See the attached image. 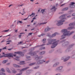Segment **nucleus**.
<instances>
[{"label":"nucleus","mask_w":75,"mask_h":75,"mask_svg":"<svg viewBox=\"0 0 75 75\" xmlns=\"http://www.w3.org/2000/svg\"><path fill=\"white\" fill-rule=\"evenodd\" d=\"M61 32L62 33H63V35L61 36V37L62 38H65L66 37L70 36V35L74 33V31L71 32L69 31H68L67 29H63L61 31Z\"/></svg>","instance_id":"nucleus-1"},{"label":"nucleus","mask_w":75,"mask_h":75,"mask_svg":"<svg viewBox=\"0 0 75 75\" xmlns=\"http://www.w3.org/2000/svg\"><path fill=\"white\" fill-rule=\"evenodd\" d=\"M66 16V14L64 15L59 17V18L61 19V20L57 21V23L56 24L57 25L59 26V25H61L63 24V22L65 21V20H66V18H65Z\"/></svg>","instance_id":"nucleus-2"},{"label":"nucleus","mask_w":75,"mask_h":75,"mask_svg":"<svg viewBox=\"0 0 75 75\" xmlns=\"http://www.w3.org/2000/svg\"><path fill=\"white\" fill-rule=\"evenodd\" d=\"M48 42L50 44H52V42H53L52 44V45L51 47V48H55V47L58 45V42H57L56 41V40L55 39L49 40Z\"/></svg>","instance_id":"nucleus-3"},{"label":"nucleus","mask_w":75,"mask_h":75,"mask_svg":"<svg viewBox=\"0 0 75 75\" xmlns=\"http://www.w3.org/2000/svg\"><path fill=\"white\" fill-rule=\"evenodd\" d=\"M41 58H42V57H38L37 55H35V60H37L38 62V64H42L43 62H45V61H44L43 60H40V59H41Z\"/></svg>","instance_id":"nucleus-4"},{"label":"nucleus","mask_w":75,"mask_h":75,"mask_svg":"<svg viewBox=\"0 0 75 75\" xmlns=\"http://www.w3.org/2000/svg\"><path fill=\"white\" fill-rule=\"evenodd\" d=\"M69 26H71V27L68 28V30H72V29L75 28V23H71L69 24Z\"/></svg>","instance_id":"nucleus-5"},{"label":"nucleus","mask_w":75,"mask_h":75,"mask_svg":"<svg viewBox=\"0 0 75 75\" xmlns=\"http://www.w3.org/2000/svg\"><path fill=\"white\" fill-rule=\"evenodd\" d=\"M13 57V55L11 53L6 54L4 55L0 56V58H2L3 57Z\"/></svg>","instance_id":"nucleus-6"},{"label":"nucleus","mask_w":75,"mask_h":75,"mask_svg":"<svg viewBox=\"0 0 75 75\" xmlns=\"http://www.w3.org/2000/svg\"><path fill=\"white\" fill-rule=\"evenodd\" d=\"M62 68H63V67L62 66H60L57 68L55 69V71H62Z\"/></svg>","instance_id":"nucleus-7"},{"label":"nucleus","mask_w":75,"mask_h":75,"mask_svg":"<svg viewBox=\"0 0 75 75\" xmlns=\"http://www.w3.org/2000/svg\"><path fill=\"white\" fill-rule=\"evenodd\" d=\"M58 33H55L54 34H52L51 36L50 35H48L47 36H48L49 37H55V36H56V35H58Z\"/></svg>","instance_id":"nucleus-8"},{"label":"nucleus","mask_w":75,"mask_h":75,"mask_svg":"<svg viewBox=\"0 0 75 75\" xmlns=\"http://www.w3.org/2000/svg\"><path fill=\"white\" fill-rule=\"evenodd\" d=\"M15 53L17 54H21V56H23L24 55V54H22V52H15Z\"/></svg>","instance_id":"nucleus-9"},{"label":"nucleus","mask_w":75,"mask_h":75,"mask_svg":"<svg viewBox=\"0 0 75 75\" xmlns=\"http://www.w3.org/2000/svg\"><path fill=\"white\" fill-rule=\"evenodd\" d=\"M13 66L14 67H15V68H20V67H21V66H20L17 65V64H13Z\"/></svg>","instance_id":"nucleus-10"},{"label":"nucleus","mask_w":75,"mask_h":75,"mask_svg":"<svg viewBox=\"0 0 75 75\" xmlns=\"http://www.w3.org/2000/svg\"><path fill=\"white\" fill-rule=\"evenodd\" d=\"M28 54L31 55L32 56H33V55H34L36 54V53H35V52H33L32 53V52H31L28 53Z\"/></svg>","instance_id":"nucleus-11"},{"label":"nucleus","mask_w":75,"mask_h":75,"mask_svg":"<svg viewBox=\"0 0 75 75\" xmlns=\"http://www.w3.org/2000/svg\"><path fill=\"white\" fill-rule=\"evenodd\" d=\"M28 68H29V67H27L23 69L20 70V71L22 72V71H25V70H26V69H28Z\"/></svg>","instance_id":"nucleus-12"},{"label":"nucleus","mask_w":75,"mask_h":75,"mask_svg":"<svg viewBox=\"0 0 75 75\" xmlns=\"http://www.w3.org/2000/svg\"><path fill=\"white\" fill-rule=\"evenodd\" d=\"M69 58H70V57H67L65 59H64V62H66V61H67L68 60V59H69Z\"/></svg>","instance_id":"nucleus-13"},{"label":"nucleus","mask_w":75,"mask_h":75,"mask_svg":"<svg viewBox=\"0 0 75 75\" xmlns=\"http://www.w3.org/2000/svg\"><path fill=\"white\" fill-rule=\"evenodd\" d=\"M19 65H24L25 64L24 61H23L20 62V63L19 64Z\"/></svg>","instance_id":"nucleus-14"},{"label":"nucleus","mask_w":75,"mask_h":75,"mask_svg":"<svg viewBox=\"0 0 75 75\" xmlns=\"http://www.w3.org/2000/svg\"><path fill=\"white\" fill-rule=\"evenodd\" d=\"M51 30V28H50V27H48L45 29V31H49V30Z\"/></svg>","instance_id":"nucleus-15"},{"label":"nucleus","mask_w":75,"mask_h":75,"mask_svg":"<svg viewBox=\"0 0 75 75\" xmlns=\"http://www.w3.org/2000/svg\"><path fill=\"white\" fill-rule=\"evenodd\" d=\"M30 17H31L32 16V17H34V16H35V13H32V14L30 15Z\"/></svg>","instance_id":"nucleus-16"},{"label":"nucleus","mask_w":75,"mask_h":75,"mask_svg":"<svg viewBox=\"0 0 75 75\" xmlns=\"http://www.w3.org/2000/svg\"><path fill=\"white\" fill-rule=\"evenodd\" d=\"M6 70L8 72V73H11V72H10V71L9 70V69H8V68H6Z\"/></svg>","instance_id":"nucleus-17"},{"label":"nucleus","mask_w":75,"mask_h":75,"mask_svg":"<svg viewBox=\"0 0 75 75\" xmlns=\"http://www.w3.org/2000/svg\"><path fill=\"white\" fill-rule=\"evenodd\" d=\"M51 9V10H54V11H55V10L56 9V8H55V6H53Z\"/></svg>","instance_id":"nucleus-18"},{"label":"nucleus","mask_w":75,"mask_h":75,"mask_svg":"<svg viewBox=\"0 0 75 75\" xmlns=\"http://www.w3.org/2000/svg\"><path fill=\"white\" fill-rule=\"evenodd\" d=\"M8 36H11V35L9 34V35H8L7 36H3L1 35V36H0V38H1V37H3V38H4V37H7Z\"/></svg>","instance_id":"nucleus-19"},{"label":"nucleus","mask_w":75,"mask_h":75,"mask_svg":"<svg viewBox=\"0 0 75 75\" xmlns=\"http://www.w3.org/2000/svg\"><path fill=\"white\" fill-rule=\"evenodd\" d=\"M35 63H33L30 64L29 66H32L33 65H35Z\"/></svg>","instance_id":"nucleus-20"},{"label":"nucleus","mask_w":75,"mask_h":75,"mask_svg":"<svg viewBox=\"0 0 75 75\" xmlns=\"http://www.w3.org/2000/svg\"><path fill=\"white\" fill-rule=\"evenodd\" d=\"M45 52V51L42 52L40 53V55H43V54H44Z\"/></svg>","instance_id":"nucleus-21"},{"label":"nucleus","mask_w":75,"mask_h":75,"mask_svg":"<svg viewBox=\"0 0 75 75\" xmlns=\"http://www.w3.org/2000/svg\"><path fill=\"white\" fill-rule=\"evenodd\" d=\"M0 75H6V74L5 73L2 72L0 73Z\"/></svg>","instance_id":"nucleus-22"},{"label":"nucleus","mask_w":75,"mask_h":75,"mask_svg":"<svg viewBox=\"0 0 75 75\" xmlns=\"http://www.w3.org/2000/svg\"><path fill=\"white\" fill-rule=\"evenodd\" d=\"M18 23H23V22L22 21H18L17 22V24H18Z\"/></svg>","instance_id":"nucleus-23"},{"label":"nucleus","mask_w":75,"mask_h":75,"mask_svg":"<svg viewBox=\"0 0 75 75\" xmlns=\"http://www.w3.org/2000/svg\"><path fill=\"white\" fill-rule=\"evenodd\" d=\"M7 62V60H4L3 61V64H6Z\"/></svg>","instance_id":"nucleus-24"},{"label":"nucleus","mask_w":75,"mask_h":75,"mask_svg":"<svg viewBox=\"0 0 75 75\" xmlns=\"http://www.w3.org/2000/svg\"><path fill=\"white\" fill-rule=\"evenodd\" d=\"M12 73H14V74H16L17 73V71L16 70H12Z\"/></svg>","instance_id":"nucleus-25"},{"label":"nucleus","mask_w":75,"mask_h":75,"mask_svg":"<svg viewBox=\"0 0 75 75\" xmlns=\"http://www.w3.org/2000/svg\"><path fill=\"white\" fill-rule=\"evenodd\" d=\"M41 75V73L39 72L36 73L35 74V75Z\"/></svg>","instance_id":"nucleus-26"},{"label":"nucleus","mask_w":75,"mask_h":75,"mask_svg":"<svg viewBox=\"0 0 75 75\" xmlns=\"http://www.w3.org/2000/svg\"><path fill=\"white\" fill-rule=\"evenodd\" d=\"M23 43V41L20 42H19L18 43V44L19 45H20L21 44Z\"/></svg>","instance_id":"nucleus-27"},{"label":"nucleus","mask_w":75,"mask_h":75,"mask_svg":"<svg viewBox=\"0 0 75 75\" xmlns=\"http://www.w3.org/2000/svg\"><path fill=\"white\" fill-rule=\"evenodd\" d=\"M75 4V3L74 2H71L70 3V5H73L74 4Z\"/></svg>","instance_id":"nucleus-28"},{"label":"nucleus","mask_w":75,"mask_h":75,"mask_svg":"<svg viewBox=\"0 0 75 75\" xmlns=\"http://www.w3.org/2000/svg\"><path fill=\"white\" fill-rule=\"evenodd\" d=\"M3 31H4V32H6V33H7V32H8V31H9V30H4Z\"/></svg>","instance_id":"nucleus-29"},{"label":"nucleus","mask_w":75,"mask_h":75,"mask_svg":"<svg viewBox=\"0 0 75 75\" xmlns=\"http://www.w3.org/2000/svg\"><path fill=\"white\" fill-rule=\"evenodd\" d=\"M24 34V33H21L20 34V35L19 36V37H21V34Z\"/></svg>","instance_id":"nucleus-30"},{"label":"nucleus","mask_w":75,"mask_h":75,"mask_svg":"<svg viewBox=\"0 0 75 75\" xmlns=\"http://www.w3.org/2000/svg\"><path fill=\"white\" fill-rule=\"evenodd\" d=\"M41 11H42V14H43L44 13V11H45V10L42 9L41 10Z\"/></svg>","instance_id":"nucleus-31"},{"label":"nucleus","mask_w":75,"mask_h":75,"mask_svg":"<svg viewBox=\"0 0 75 75\" xmlns=\"http://www.w3.org/2000/svg\"><path fill=\"white\" fill-rule=\"evenodd\" d=\"M45 35V34H42L41 35H39V37H40L41 36H44Z\"/></svg>","instance_id":"nucleus-32"},{"label":"nucleus","mask_w":75,"mask_h":75,"mask_svg":"<svg viewBox=\"0 0 75 75\" xmlns=\"http://www.w3.org/2000/svg\"><path fill=\"white\" fill-rule=\"evenodd\" d=\"M1 71L2 72H5V70L4 69H1Z\"/></svg>","instance_id":"nucleus-33"},{"label":"nucleus","mask_w":75,"mask_h":75,"mask_svg":"<svg viewBox=\"0 0 75 75\" xmlns=\"http://www.w3.org/2000/svg\"><path fill=\"white\" fill-rule=\"evenodd\" d=\"M32 34H33V33H28V35L30 36V35H32Z\"/></svg>","instance_id":"nucleus-34"},{"label":"nucleus","mask_w":75,"mask_h":75,"mask_svg":"<svg viewBox=\"0 0 75 75\" xmlns=\"http://www.w3.org/2000/svg\"><path fill=\"white\" fill-rule=\"evenodd\" d=\"M72 58H75V54L73 55L72 56Z\"/></svg>","instance_id":"nucleus-35"},{"label":"nucleus","mask_w":75,"mask_h":75,"mask_svg":"<svg viewBox=\"0 0 75 75\" xmlns=\"http://www.w3.org/2000/svg\"><path fill=\"white\" fill-rule=\"evenodd\" d=\"M57 64H55L53 65V67H57Z\"/></svg>","instance_id":"nucleus-36"},{"label":"nucleus","mask_w":75,"mask_h":75,"mask_svg":"<svg viewBox=\"0 0 75 75\" xmlns=\"http://www.w3.org/2000/svg\"><path fill=\"white\" fill-rule=\"evenodd\" d=\"M74 44H73L72 45H70V46H69V47H73V46H74Z\"/></svg>","instance_id":"nucleus-37"},{"label":"nucleus","mask_w":75,"mask_h":75,"mask_svg":"<svg viewBox=\"0 0 75 75\" xmlns=\"http://www.w3.org/2000/svg\"><path fill=\"white\" fill-rule=\"evenodd\" d=\"M37 15L36 16H35L34 18H33V20H35L36 19V17H36V16H37Z\"/></svg>","instance_id":"nucleus-38"},{"label":"nucleus","mask_w":75,"mask_h":75,"mask_svg":"<svg viewBox=\"0 0 75 75\" xmlns=\"http://www.w3.org/2000/svg\"><path fill=\"white\" fill-rule=\"evenodd\" d=\"M68 8H64V11H65L66 10H68Z\"/></svg>","instance_id":"nucleus-39"},{"label":"nucleus","mask_w":75,"mask_h":75,"mask_svg":"<svg viewBox=\"0 0 75 75\" xmlns=\"http://www.w3.org/2000/svg\"><path fill=\"white\" fill-rule=\"evenodd\" d=\"M75 7V6L71 5V8H74V7Z\"/></svg>","instance_id":"nucleus-40"},{"label":"nucleus","mask_w":75,"mask_h":75,"mask_svg":"<svg viewBox=\"0 0 75 75\" xmlns=\"http://www.w3.org/2000/svg\"><path fill=\"white\" fill-rule=\"evenodd\" d=\"M46 41V39H44L43 40V42H45V41Z\"/></svg>","instance_id":"nucleus-41"},{"label":"nucleus","mask_w":75,"mask_h":75,"mask_svg":"<svg viewBox=\"0 0 75 75\" xmlns=\"http://www.w3.org/2000/svg\"><path fill=\"white\" fill-rule=\"evenodd\" d=\"M59 63L58 62H57L56 63V65H59Z\"/></svg>","instance_id":"nucleus-42"},{"label":"nucleus","mask_w":75,"mask_h":75,"mask_svg":"<svg viewBox=\"0 0 75 75\" xmlns=\"http://www.w3.org/2000/svg\"><path fill=\"white\" fill-rule=\"evenodd\" d=\"M38 67H34L33 68L34 69H37V68H38Z\"/></svg>","instance_id":"nucleus-43"},{"label":"nucleus","mask_w":75,"mask_h":75,"mask_svg":"<svg viewBox=\"0 0 75 75\" xmlns=\"http://www.w3.org/2000/svg\"><path fill=\"white\" fill-rule=\"evenodd\" d=\"M45 47H42L41 48V50H44L45 49Z\"/></svg>","instance_id":"nucleus-44"},{"label":"nucleus","mask_w":75,"mask_h":75,"mask_svg":"<svg viewBox=\"0 0 75 75\" xmlns=\"http://www.w3.org/2000/svg\"><path fill=\"white\" fill-rule=\"evenodd\" d=\"M46 23H47V22H45V23H40V24H46Z\"/></svg>","instance_id":"nucleus-45"},{"label":"nucleus","mask_w":75,"mask_h":75,"mask_svg":"<svg viewBox=\"0 0 75 75\" xmlns=\"http://www.w3.org/2000/svg\"><path fill=\"white\" fill-rule=\"evenodd\" d=\"M11 40H8L6 42H11Z\"/></svg>","instance_id":"nucleus-46"},{"label":"nucleus","mask_w":75,"mask_h":75,"mask_svg":"<svg viewBox=\"0 0 75 75\" xmlns=\"http://www.w3.org/2000/svg\"><path fill=\"white\" fill-rule=\"evenodd\" d=\"M65 44H69V42H65Z\"/></svg>","instance_id":"nucleus-47"},{"label":"nucleus","mask_w":75,"mask_h":75,"mask_svg":"<svg viewBox=\"0 0 75 75\" xmlns=\"http://www.w3.org/2000/svg\"><path fill=\"white\" fill-rule=\"evenodd\" d=\"M6 47H5L3 48V50H4V49H6L7 48H6Z\"/></svg>","instance_id":"nucleus-48"},{"label":"nucleus","mask_w":75,"mask_h":75,"mask_svg":"<svg viewBox=\"0 0 75 75\" xmlns=\"http://www.w3.org/2000/svg\"><path fill=\"white\" fill-rule=\"evenodd\" d=\"M26 58H30V56H28Z\"/></svg>","instance_id":"nucleus-49"},{"label":"nucleus","mask_w":75,"mask_h":75,"mask_svg":"<svg viewBox=\"0 0 75 75\" xmlns=\"http://www.w3.org/2000/svg\"><path fill=\"white\" fill-rule=\"evenodd\" d=\"M23 13L25 14V11H23Z\"/></svg>","instance_id":"nucleus-50"},{"label":"nucleus","mask_w":75,"mask_h":75,"mask_svg":"<svg viewBox=\"0 0 75 75\" xmlns=\"http://www.w3.org/2000/svg\"><path fill=\"white\" fill-rule=\"evenodd\" d=\"M16 60H17V61H19V59H15Z\"/></svg>","instance_id":"nucleus-51"},{"label":"nucleus","mask_w":75,"mask_h":75,"mask_svg":"<svg viewBox=\"0 0 75 75\" xmlns=\"http://www.w3.org/2000/svg\"><path fill=\"white\" fill-rule=\"evenodd\" d=\"M12 50V49H8V50H9V51H11Z\"/></svg>","instance_id":"nucleus-52"},{"label":"nucleus","mask_w":75,"mask_h":75,"mask_svg":"<svg viewBox=\"0 0 75 75\" xmlns=\"http://www.w3.org/2000/svg\"><path fill=\"white\" fill-rule=\"evenodd\" d=\"M72 16H75V13L73 14L72 15Z\"/></svg>","instance_id":"nucleus-53"},{"label":"nucleus","mask_w":75,"mask_h":75,"mask_svg":"<svg viewBox=\"0 0 75 75\" xmlns=\"http://www.w3.org/2000/svg\"><path fill=\"white\" fill-rule=\"evenodd\" d=\"M4 42V40H3L1 42Z\"/></svg>","instance_id":"nucleus-54"},{"label":"nucleus","mask_w":75,"mask_h":75,"mask_svg":"<svg viewBox=\"0 0 75 75\" xmlns=\"http://www.w3.org/2000/svg\"><path fill=\"white\" fill-rule=\"evenodd\" d=\"M23 6V4L20 5L19 6Z\"/></svg>","instance_id":"nucleus-55"},{"label":"nucleus","mask_w":75,"mask_h":75,"mask_svg":"<svg viewBox=\"0 0 75 75\" xmlns=\"http://www.w3.org/2000/svg\"><path fill=\"white\" fill-rule=\"evenodd\" d=\"M25 8H24L23 9V11H25Z\"/></svg>","instance_id":"nucleus-56"},{"label":"nucleus","mask_w":75,"mask_h":75,"mask_svg":"<svg viewBox=\"0 0 75 75\" xmlns=\"http://www.w3.org/2000/svg\"><path fill=\"white\" fill-rule=\"evenodd\" d=\"M17 31H18V30H15V33H17Z\"/></svg>","instance_id":"nucleus-57"},{"label":"nucleus","mask_w":75,"mask_h":75,"mask_svg":"<svg viewBox=\"0 0 75 75\" xmlns=\"http://www.w3.org/2000/svg\"><path fill=\"white\" fill-rule=\"evenodd\" d=\"M13 25H11V28H12V27H13Z\"/></svg>","instance_id":"nucleus-58"},{"label":"nucleus","mask_w":75,"mask_h":75,"mask_svg":"<svg viewBox=\"0 0 75 75\" xmlns=\"http://www.w3.org/2000/svg\"><path fill=\"white\" fill-rule=\"evenodd\" d=\"M31 1H32V2H34V0H30Z\"/></svg>","instance_id":"nucleus-59"},{"label":"nucleus","mask_w":75,"mask_h":75,"mask_svg":"<svg viewBox=\"0 0 75 75\" xmlns=\"http://www.w3.org/2000/svg\"><path fill=\"white\" fill-rule=\"evenodd\" d=\"M7 44H10V42L7 43L6 44V45H7Z\"/></svg>","instance_id":"nucleus-60"},{"label":"nucleus","mask_w":75,"mask_h":75,"mask_svg":"<svg viewBox=\"0 0 75 75\" xmlns=\"http://www.w3.org/2000/svg\"><path fill=\"white\" fill-rule=\"evenodd\" d=\"M11 6H13V5H9V7H11Z\"/></svg>","instance_id":"nucleus-61"},{"label":"nucleus","mask_w":75,"mask_h":75,"mask_svg":"<svg viewBox=\"0 0 75 75\" xmlns=\"http://www.w3.org/2000/svg\"><path fill=\"white\" fill-rule=\"evenodd\" d=\"M2 51V49H0V52H1Z\"/></svg>","instance_id":"nucleus-62"},{"label":"nucleus","mask_w":75,"mask_h":75,"mask_svg":"<svg viewBox=\"0 0 75 75\" xmlns=\"http://www.w3.org/2000/svg\"><path fill=\"white\" fill-rule=\"evenodd\" d=\"M48 62H49V61H47V62H46V63L47 64H48Z\"/></svg>","instance_id":"nucleus-63"},{"label":"nucleus","mask_w":75,"mask_h":75,"mask_svg":"<svg viewBox=\"0 0 75 75\" xmlns=\"http://www.w3.org/2000/svg\"><path fill=\"white\" fill-rule=\"evenodd\" d=\"M62 60H63V59H64V57H62Z\"/></svg>","instance_id":"nucleus-64"}]
</instances>
